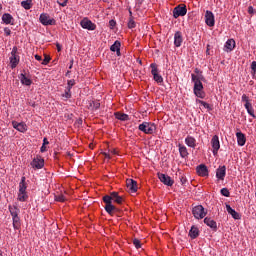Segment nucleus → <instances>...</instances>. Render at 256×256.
Returning a JSON list of instances; mask_svg holds the SVG:
<instances>
[{"label":"nucleus","mask_w":256,"mask_h":256,"mask_svg":"<svg viewBox=\"0 0 256 256\" xmlns=\"http://www.w3.org/2000/svg\"><path fill=\"white\" fill-rule=\"evenodd\" d=\"M192 82L194 83V95L199 99H205V92L203 91V83L201 81H205V77H203V73L200 74H191Z\"/></svg>","instance_id":"1"},{"label":"nucleus","mask_w":256,"mask_h":256,"mask_svg":"<svg viewBox=\"0 0 256 256\" xmlns=\"http://www.w3.org/2000/svg\"><path fill=\"white\" fill-rule=\"evenodd\" d=\"M9 212L12 216L13 228L18 230L21 228V219L19 218L20 210L17 206H8Z\"/></svg>","instance_id":"2"},{"label":"nucleus","mask_w":256,"mask_h":256,"mask_svg":"<svg viewBox=\"0 0 256 256\" xmlns=\"http://www.w3.org/2000/svg\"><path fill=\"white\" fill-rule=\"evenodd\" d=\"M28 199L29 195H27V185L25 184V177H22L19 184L18 201H21L23 203Z\"/></svg>","instance_id":"3"},{"label":"nucleus","mask_w":256,"mask_h":256,"mask_svg":"<svg viewBox=\"0 0 256 256\" xmlns=\"http://www.w3.org/2000/svg\"><path fill=\"white\" fill-rule=\"evenodd\" d=\"M138 129L146 135H153L154 131H157V126H155V123L143 122L138 126Z\"/></svg>","instance_id":"4"},{"label":"nucleus","mask_w":256,"mask_h":256,"mask_svg":"<svg viewBox=\"0 0 256 256\" xmlns=\"http://www.w3.org/2000/svg\"><path fill=\"white\" fill-rule=\"evenodd\" d=\"M103 202L106 204L104 209L108 215H113V213H116V211H119L117 207L113 205V202H111V198L109 195H106L103 197Z\"/></svg>","instance_id":"5"},{"label":"nucleus","mask_w":256,"mask_h":256,"mask_svg":"<svg viewBox=\"0 0 256 256\" xmlns=\"http://www.w3.org/2000/svg\"><path fill=\"white\" fill-rule=\"evenodd\" d=\"M187 15V6L185 4H179L173 9L174 19H179V17H185Z\"/></svg>","instance_id":"6"},{"label":"nucleus","mask_w":256,"mask_h":256,"mask_svg":"<svg viewBox=\"0 0 256 256\" xmlns=\"http://www.w3.org/2000/svg\"><path fill=\"white\" fill-rule=\"evenodd\" d=\"M17 51H18L17 47L14 46L12 48L11 56H10L11 69H15V67H17V65H19L20 57H19V54H17Z\"/></svg>","instance_id":"7"},{"label":"nucleus","mask_w":256,"mask_h":256,"mask_svg":"<svg viewBox=\"0 0 256 256\" xmlns=\"http://www.w3.org/2000/svg\"><path fill=\"white\" fill-rule=\"evenodd\" d=\"M39 21L41 24H43L45 27L49 26V25H56L57 21L55 20V18H51V16H49V14L47 13H42L39 17Z\"/></svg>","instance_id":"8"},{"label":"nucleus","mask_w":256,"mask_h":256,"mask_svg":"<svg viewBox=\"0 0 256 256\" xmlns=\"http://www.w3.org/2000/svg\"><path fill=\"white\" fill-rule=\"evenodd\" d=\"M192 214L194 215L195 219H204L205 215H207L205 208L201 205L193 207Z\"/></svg>","instance_id":"9"},{"label":"nucleus","mask_w":256,"mask_h":256,"mask_svg":"<svg viewBox=\"0 0 256 256\" xmlns=\"http://www.w3.org/2000/svg\"><path fill=\"white\" fill-rule=\"evenodd\" d=\"M150 67H151V74L153 75V79H154V81H156V83H163V76H161L160 74H159V70L157 69V64H155V63H152L151 65H150Z\"/></svg>","instance_id":"10"},{"label":"nucleus","mask_w":256,"mask_h":256,"mask_svg":"<svg viewBox=\"0 0 256 256\" xmlns=\"http://www.w3.org/2000/svg\"><path fill=\"white\" fill-rule=\"evenodd\" d=\"M158 178L161 181V183L167 185V187H173V184L175 183V181L172 178H170L169 175L166 174L159 173Z\"/></svg>","instance_id":"11"},{"label":"nucleus","mask_w":256,"mask_h":256,"mask_svg":"<svg viewBox=\"0 0 256 256\" xmlns=\"http://www.w3.org/2000/svg\"><path fill=\"white\" fill-rule=\"evenodd\" d=\"M211 145H212V153L213 155H217L219 152V149H221V144L219 142V136L215 135L211 139Z\"/></svg>","instance_id":"12"},{"label":"nucleus","mask_w":256,"mask_h":256,"mask_svg":"<svg viewBox=\"0 0 256 256\" xmlns=\"http://www.w3.org/2000/svg\"><path fill=\"white\" fill-rule=\"evenodd\" d=\"M205 23L208 27H215V15L213 12L207 10L205 13Z\"/></svg>","instance_id":"13"},{"label":"nucleus","mask_w":256,"mask_h":256,"mask_svg":"<svg viewBox=\"0 0 256 256\" xmlns=\"http://www.w3.org/2000/svg\"><path fill=\"white\" fill-rule=\"evenodd\" d=\"M82 29H88V31H95L97 25H95L91 20L83 19L80 23Z\"/></svg>","instance_id":"14"},{"label":"nucleus","mask_w":256,"mask_h":256,"mask_svg":"<svg viewBox=\"0 0 256 256\" xmlns=\"http://www.w3.org/2000/svg\"><path fill=\"white\" fill-rule=\"evenodd\" d=\"M227 175V167L219 166L216 169V178L218 181H225V176Z\"/></svg>","instance_id":"15"},{"label":"nucleus","mask_w":256,"mask_h":256,"mask_svg":"<svg viewBox=\"0 0 256 256\" xmlns=\"http://www.w3.org/2000/svg\"><path fill=\"white\" fill-rule=\"evenodd\" d=\"M12 127L20 133H25L27 131V124H25V122L12 121Z\"/></svg>","instance_id":"16"},{"label":"nucleus","mask_w":256,"mask_h":256,"mask_svg":"<svg viewBox=\"0 0 256 256\" xmlns=\"http://www.w3.org/2000/svg\"><path fill=\"white\" fill-rule=\"evenodd\" d=\"M196 171L200 177H208L209 176V169H207L205 164H200L199 166H197Z\"/></svg>","instance_id":"17"},{"label":"nucleus","mask_w":256,"mask_h":256,"mask_svg":"<svg viewBox=\"0 0 256 256\" xmlns=\"http://www.w3.org/2000/svg\"><path fill=\"white\" fill-rule=\"evenodd\" d=\"M44 165L45 160L41 158H34L31 162V167H33V169H43Z\"/></svg>","instance_id":"18"},{"label":"nucleus","mask_w":256,"mask_h":256,"mask_svg":"<svg viewBox=\"0 0 256 256\" xmlns=\"http://www.w3.org/2000/svg\"><path fill=\"white\" fill-rule=\"evenodd\" d=\"M110 198V203H117L118 205H121L123 203V197L119 196L118 192H112L110 195H108Z\"/></svg>","instance_id":"19"},{"label":"nucleus","mask_w":256,"mask_h":256,"mask_svg":"<svg viewBox=\"0 0 256 256\" xmlns=\"http://www.w3.org/2000/svg\"><path fill=\"white\" fill-rule=\"evenodd\" d=\"M126 186L127 189H129V191H131V193H137V181L133 180V179H127L126 180Z\"/></svg>","instance_id":"20"},{"label":"nucleus","mask_w":256,"mask_h":256,"mask_svg":"<svg viewBox=\"0 0 256 256\" xmlns=\"http://www.w3.org/2000/svg\"><path fill=\"white\" fill-rule=\"evenodd\" d=\"M2 21H3V23H5V25H14V23H15V19L9 13H4L2 15Z\"/></svg>","instance_id":"21"},{"label":"nucleus","mask_w":256,"mask_h":256,"mask_svg":"<svg viewBox=\"0 0 256 256\" xmlns=\"http://www.w3.org/2000/svg\"><path fill=\"white\" fill-rule=\"evenodd\" d=\"M226 210H227V213H229V215H231V217H233V219H236V220L241 219V214H239L237 211H235V209H232L231 205L226 204Z\"/></svg>","instance_id":"22"},{"label":"nucleus","mask_w":256,"mask_h":256,"mask_svg":"<svg viewBox=\"0 0 256 256\" xmlns=\"http://www.w3.org/2000/svg\"><path fill=\"white\" fill-rule=\"evenodd\" d=\"M236 138L239 147H243L245 143H247V138L245 137V134H243L242 132H237Z\"/></svg>","instance_id":"23"},{"label":"nucleus","mask_w":256,"mask_h":256,"mask_svg":"<svg viewBox=\"0 0 256 256\" xmlns=\"http://www.w3.org/2000/svg\"><path fill=\"white\" fill-rule=\"evenodd\" d=\"M183 43V34L181 32L177 31L174 34V45L175 47H180Z\"/></svg>","instance_id":"24"},{"label":"nucleus","mask_w":256,"mask_h":256,"mask_svg":"<svg viewBox=\"0 0 256 256\" xmlns=\"http://www.w3.org/2000/svg\"><path fill=\"white\" fill-rule=\"evenodd\" d=\"M235 49V40L228 39L224 46V51H227V53H231Z\"/></svg>","instance_id":"25"},{"label":"nucleus","mask_w":256,"mask_h":256,"mask_svg":"<svg viewBox=\"0 0 256 256\" xmlns=\"http://www.w3.org/2000/svg\"><path fill=\"white\" fill-rule=\"evenodd\" d=\"M185 143L188 147L195 149L197 147V140L193 136H187L185 138Z\"/></svg>","instance_id":"26"},{"label":"nucleus","mask_w":256,"mask_h":256,"mask_svg":"<svg viewBox=\"0 0 256 256\" xmlns=\"http://www.w3.org/2000/svg\"><path fill=\"white\" fill-rule=\"evenodd\" d=\"M110 51L113 53H117L118 57L121 55V42L119 40H116L114 44L110 47Z\"/></svg>","instance_id":"27"},{"label":"nucleus","mask_w":256,"mask_h":256,"mask_svg":"<svg viewBox=\"0 0 256 256\" xmlns=\"http://www.w3.org/2000/svg\"><path fill=\"white\" fill-rule=\"evenodd\" d=\"M204 223H205V225L210 227V229H213V231H217V222H215V220H213L209 217H206L204 219Z\"/></svg>","instance_id":"28"},{"label":"nucleus","mask_w":256,"mask_h":256,"mask_svg":"<svg viewBox=\"0 0 256 256\" xmlns=\"http://www.w3.org/2000/svg\"><path fill=\"white\" fill-rule=\"evenodd\" d=\"M179 147V154L182 159H187L189 157V151L187 150V147L185 145H178Z\"/></svg>","instance_id":"29"},{"label":"nucleus","mask_w":256,"mask_h":256,"mask_svg":"<svg viewBox=\"0 0 256 256\" xmlns=\"http://www.w3.org/2000/svg\"><path fill=\"white\" fill-rule=\"evenodd\" d=\"M245 109L247 110L248 115H250V117H253V119H255V109H253V105L251 103H245L244 104Z\"/></svg>","instance_id":"30"},{"label":"nucleus","mask_w":256,"mask_h":256,"mask_svg":"<svg viewBox=\"0 0 256 256\" xmlns=\"http://www.w3.org/2000/svg\"><path fill=\"white\" fill-rule=\"evenodd\" d=\"M189 236L191 239H197V237H199V228H197V226H192L189 231Z\"/></svg>","instance_id":"31"},{"label":"nucleus","mask_w":256,"mask_h":256,"mask_svg":"<svg viewBox=\"0 0 256 256\" xmlns=\"http://www.w3.org/2000/svg\"><path fill=\"white\" fill-rule=\"evenodd\" d=\"M19 79L22 85H26L27 87L31 86V83H33V81H31L27 76H25V74H20Z\"/></svg>","instance_id":"32"},{"label":"nucleus","mask_w":256,"mask_h":256,"mask_svg":"<svg viewBox=\"0 0 256 256\" xmlns=\"http://www.w3.org/2000/svg\"><path fill=\"white\" fill-rule=\"evenodd\" d=\"M114 115L119 121H129V115L125 113L116 112Z\"/></svg>","instance_id":"33"},{"label":"nucleus","mask_w":256,"mask_h":256,"mask_svg":"<svg viewBox=\"0 0 256 256\" xmlns=\"http://www.w3.org/2000/svg\"><path fill=\"white\" fill-rule=\"evenodd\" d=\"M23 9L29 10L33 7V0H25L21 2Z\"/></svg>","instance_id":"34"},{"label":"nucleus","mask_w":256,"mask_h":256,"mask_svg":"<svg viewBox=\"0 0 256 256\" xmlns=\"http://www.w3.org/2000/svg\"><path fill=\"white\" fill-rule=\"evenodd\" d=\"M196 102L202 105L203 107H205V109H208L209 111H211V105H209V103L199 99H197Z\"/></svg>","instance_id":"35"},{"label":"nucleus","mask_w":256,"mask_h":256,"mask_svg":"<svg viewBox=\"0 0 256 256\" xmlns=\"http://www.w3.org/2000/svg\"><path fill=\"white\" fill-rule=\"evenodd\" d=\"M221 195H223V197H230L231 196V192H229V189L227 188H222L220 190Z\"/></svg>","instance_id":"36"},{"label":"nucleus","mask_w":256,"mask_h":256,"mask_svg":"<svg viewBox=\"0 0 256 256\" xmlns=\"http://www.w3.org/2000/svg\"><path fill=\"white\" fill-rule=\"evenodd\" d=\"M90 107H91L92 110H97V109H99L101 107V103H99V102H92V103H90Z\"/></svg>","instance_id":"37"},{"label":"nucleus","mask_w":256,"mask_h":256,"mask_svg":"<svg viewBox=\"0 0 256 256\" xmlns=\"http://www.w3.org/2000/svg\"><path fill=\"white\" fill-rule=\"evenodd\" d=\"M67 85L68 86L66 89H69L71 91V89H73V87L75 86V80H73V79L68 80Z\"/></svg>","instance_id":"38"},{"label":"nucleus","mask_w":256,"mask_h":256,"mask_svg":"<svg viewBox=\"0 0 256 256\" xmlns=\"http://www.w3.org/2000/svg\"><path fill=\"white\" fill-rule=\"evenodd\" d=\"M62 97H65V99H71V90H69V88H66L65 93L62 95Z\"/></svg>","instance_id":"39"},{"label":"nucleus","mask_w":256,"mask_h":256,"mask_svg":"<svg viewBox=\"0 0 256 256\" xmlns=\"http://www.w3.org/2000/svg\"><path fill=\"white\" fill-rule=\"evenodd\" d=\"M136 25H135V20H133V18H130L129 22H128V28L129 29H135Z\"/></svg>","instance_id":"40"},{"label":"nucleus","mask_w":256,"mask_h":256,"mask_svg":"<svg viewBox=\"0 0 256 256\" xmlns=\"http://www.w3.org/2000/svg\"><path fill=\"white\" fill-rule=\"evenodd\" d=\"M49 61H51V57H49L48 55H45L42 61V65H49Z\"/></svg>","instance_id":"41"},{"label":"nucleus","mask_w":256,"mask_h":256,"mask_svg":"<svg viewBox=\"0 0 256 256\" xmlns=\"http://www.w3.org/2000/svg\"><path fill=\"white\" fill-rule=\"evenodd\" d=\"M56 201H59L60 203H65L66 198L63 195H58L55 197Z\"/></svg>","instance_id":"42"},{"label":"nucleus","mask_w":256,"mask_h":256,"mask_svg":"<svg viewBox=\"0 0 256 256\" xmlns=\"http://www.w3.org/2000/svg\"><path fill=\"white\" fill-rule=\"evenodd\" d=\"M133 245L136 247V249H141V241H139V239H134Z\"/></svg>","instance_id":"43"},{"label":"nucleus","mask_w":256,"mask_h":256,"mask_svg":"<svg viewBox=\"0 0 256 256\" xmlns=\"http://www.w3.org/2000/svg\"><path fill=\"white\" fill-rule=\"evenodd\" d=\"M251 71H252V75L256 74V61H253L251 63Z\"/></svg>","instance_id":"44"},{"label":"nucleus","mask_w":256,"mask_h":256,"mask_svg":"<svg viewBox=\"0 0 256 256\" xmlns=\"http://www.w3.org/2000/svg\"><path fill=\"white\" fill-rule=\"evenodd\" d=\"M57 3L60 7H67V1L65 0H57Z\"/></svg>","instance_id":"45"},{"label":"nucleus","mask_w":256,"mask_h":256,"mask_svg":"<svg viewBox=\"0 0 256 256\" xmlns=\"http://www.w3.org/2000/svg\"><path fill=\"white\" fill-rule=\"evenodd\" d=\"M242 102L243 103H251L249 102V96H246L245 94L242 95Z\"/></svg>","instance_id":"46"},{"label":"nucleus","mask_w":256,"mask_h":256,"mask_svg":"<svg viewBox=\"0 0 256 256\" xmlns=\"http://www.w3.org/2000/svg\"><path fill=\"white\" fill-rule=\"evenodd\" d=\"M109 25H110L111 29H113V27H115V25H117V22H115V20H110Z\"/></svg>","instance_id":"47"},{"label":"nucleus","mask_w":256,"mask_h":256,"mask_svg":"<svg viewBox=\"0 0 256 256\" xmlns=\"http://www.w3.org/2000/svg\"><path fill=\"white\" fill-rule=\"evenodd\" d=\"M4 33H5V35H7V36H9V35H11V29H9V28H4Z\"/></svg>","instance_id":"48"},{"label":"nucleus","mask_w":256,"mask_h":256,"mask_svg":"<svg viewBox=\"0 0 256 256\" xmlns=\"http://www.w3.org/2000/svg\"><path fill=\"white\" fill-rule=\"evenodd\" d=\"M180 181L182 185H185V183H187V178H185V176H181Z\"/></svg>","instance_id":"49"},{"label":"nucleus","mask_w":256,"mask_h":256,"mask_svg":"<svg viewBox=\"0 0 256 256\" xmlns=\"http://www.w3.org/2000/svg\"><path fill=\"white\" fill-rule=\"evenodd\" d=\"M248 13H249L250 15H253V13H254L253 6H249V7H248Z\"/></svg>","instance_id":"50"},{"label":"nucleus","mask_w":256,"mask_h":256,"mask_svg":"<svg viewBox=\"0 0 256 256\" xmlns=\"http://www.w3.org/2000/svg\"><path fill=\"white\" fill-rule=\"evenodd\" d=\"M40 151L41 153H45V151H47V147L45 145H42Z\"/></svg>","instance_id":"51"},{"label":"nucleus","mask_w":256,"mask_h":256,"mask_svg":"<svg viewBox=\"0 0 256 256\" xmlns=\"http://www.w3.org/2000/svg\"><path fill=\"white\" fill-rule=\"evenodd\" d=\"M35 59L36 61H43V58L37 54L35 55Z\"/></svg>","instance_id":"52"},{"label":"nucleus","mask_w":256,"mask_h":256,"mask_svg":"<svg viewBox=\"0 0 256 256\" xmlns=\"http://www.w3.org/2000/svg\"><path fill=\"white\" fill-rule=\"evenodd\" d=\"M194 72L196 73V75H199V74L202 73L201 70H199V68H196V69L194 70Z\"/></svg>","instance_id":"53"},{"label":"nucleus","mask_w":256,"mask_h":256,"mask_svg":"<svg viewBox=\"0 0 256 256\" xmlns=\"http://www.w3.org/2000/svg\"><path fill=\"white\" fill-rule=\"evenodd\" d=\"M43 145H49V141L47 140V138L43 139Z\"/></svg>","instance_id":"54"},{"label":"nucleus","mask_w":256,"mask_h":256,"mask_svg":"<svg viewBox=\"0 0 256 256\" xmlns=\"http://www.w3.org/2000/svg\"><path fill=\"white\" fill-rule=\"evenodd\" d=\"M104 157H105L106 159H111V155H110V154H107V153H104Z\"/></svg>","instance_id":"55"},{"label":"nucleus","mask_w":256,"mask_h":256,"mask_svg":"<svg viewBox=\"0 0 256 256\" xmlns=\"http://www.w3.org/2000/svg\"><path fill=\"white\" fill-rule=\"evenodd\" d=\"M112 155H117V150L113 149L111 150Z\"/></svg>","instance_id":"56"},{"label":"nucleus","mask_w":256,"mask_h":256,"mask_svg":"<svg viewBox=\"0 0 256 256\" xmlns=\"http://www.w3.org/2000/svg\"><path fill=\"white\" fill-rule=\"evenodd\" d=\"M56 47H57V51H61V45L60 44H57Z\"/></svg>","instance_id":"57"},{"label":"nucleus","mask_w":256,"mask_h":256,"mask_svg":"<svg viewBox=\"0 0 256 256\" xmlns=\"http://www.w3.org/2000/svg\"><path fill=\"white\" fill-rule=\"evenodd\" d=\"M29 105H30L31 107H35V106H36L35 102H29Z\"/></svg>","instance_id":"58"},{"label":"nucleus","mask_w":256,"mask_h":256,"mask_svg":"<svg viewBox=\"0 0 256 256\" xmlns=\"http://www.w3.org/2000/svg\"><path fill=\"white\" fill-rule=\"evenodd\" d=\"M73 68V60L71 61V64L69 65V69Z\"/></svg>","instance_id":"59"},{"label":"nucleus","mask_w":256,"mask_h":256,"mask_svg":"<svg viewBox=\"0 0 256 256\" xmlns=\"http://www.w3.org/2000/svg\"><path fill=\"white\" fill-rule=\"evenodd\" d=\"M64 1H66V3H68V2H69V0H64Z\"/></svg>","instance_id":"60"},{"label":"nucleus","mask_w":256,"mask_h":256,"mask_svg":"<svg viewBox=\"0 0 256 256\" xmlns=\"http://www.w3.org/2000/svg\"><path fill=\"white\" fill-rule=\"evenodd\" d=\"M129 13H130V15H132V12H131V11H130Z\"/></svg>","instance_id":"61"}]
</instances>
